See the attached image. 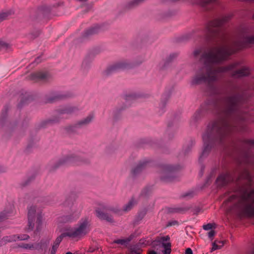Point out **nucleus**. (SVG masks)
I'll list each match as a JSON object with an SVG mask.
<instances>
[{"label":"nucleus","mask_w":254,"mask_h":254,"mask_svg":"<svg viewBox=\"0 0 254 254\" xmlns=\"http://www.w3.org/2000/svg\"><path fill=\"white\" fill-rule=\"evenodd\" d=\"M245 100L244 94L242 93L224 96L218 102L209 99L205 102L204 110L216 114L218 119L208 125L202 135L204 147L199 161L207 156L212 148L225 147L226 140L232 134L247 131L244 122L247 115L240 111Z\"/></svg>","instance_id":"1"},{"label":"nucleus","mask_w":254,"mask_h":254,"mask_svg":"<svg viewBox=\"0 0 254 254\" xmlns=\"http://www.w3.org/2000/svg\"><path fill=\"white\" fill-rule=\"evenodd\" d=\"M36 208L34 206L30 207L28 211V230H32L34 226Z\"/></svg>","instance_id":"17"},{"label":"nucleus","mask_w":254,"mask_h":254,"mask_svg":"<svg viewBox=\"0 0 254 254\" xmlns=\"http://www.w3.org/2000/svg\"><path fill=\"white\" fill-rule=\"evenodd\" d=\"M236 52L235 49L227 46L214 47L213 50L203 53L201 56V59L204 60V64L205 66H207L208 71L211 75L216 77L217 81L218 79L217 73L232 71L239 65V63L236 62L226 66H219L216 68H213L211 65L220 64L227 60L230 56Z\"/></svg>","instance_id":"2"},{"label":"nucleus","mask_w":254,"mask_h":254,"mask_svg":"<svg viewBox=\"0 0 254 254\" xmlns=\"http://www.w3.org/2000/svg\"><path fill=\"white\" fill-rule=\"evenodd\" d=\"M148 254H157V253L154 250H150L148 252Z\"/></svg>","instance_id":"50"},{"label":"nucleus","mask_w":254,"mask_h":254,"mask_svg":"<svg viewBox=\"0 0 254 254\" xmlns=\"http://www.w3.org/2000/svg\"><path fill=\"white\" fill-rule=\"evenodd\" d=\"M242 145L238 148V157L236 160L237 171L244 170V174L239 173L238 175H251L247 167L251 165L254 169V139H244L241 140Z\"/></svg>","instance_id":"4"},{"label":"nucleus","mask_w":254,"mask_h":254,"mask_svg":"<svg viewBox=\"0 0 254 254\" xmlns=\"http://www.w3.org/2000/svg\"><path fill=\"white\" fill-rule=\"evenodd\" d=\"M213 228V225L211 223H208L203 226V228L205 230H209Z\"/></svg>","instance_id":"37"},{"label":"nucleus","mask_w":254,"mask_h":254,"mask_svg":"<svg viewBox=\"0 0 254 254\" xmlns=\"http://www.w3.org/2000/svg\"><path fill=\"white\" fill-rule=\"evenodd\" d=\"M8 110V107L7 106H5L4 108V110L2 111L1 113V117L0 118V120H4L5 119L7 115V112Z\"/></svg>","instance_id":"33"},{"label":"nucleus","mask_w":254,"mask_h":254,"mask_svg":"<svg viewBox=\"0 0 254 254\" xmlns=\"http://www.w3.org/2000/svg\"><path fill=\"white\" fill-rule=\"evenodd\" d=\"M4 169L1 167H0V173H4Z\"/></svg>","instance_id":"54"},{"label":"nucleus","mask_w":254,"mask_h":254,"mask_svg":"<svg viewBox=\"0 0 254 254\" xmlns=\"http://www.w3.org/2000/svg\"><path fill=\"white\" fill-rule=\"evenodd\" d=\"M204 169V166H203V165H202L201 167V170H200V173L201 174H203L204 172H203V170Z\"/></svg>","instance_id":"52"},{"label":"nucleus","mask_w":254,"mask_h":254,"mask_svg":"<svg viewBox=\"0 0 254 254\" xmlns=\"http://www.w3.org/2000/svg\"><path fill=\"white\" fill-rule=\"evenodd\" d=\"M77 110V109L75 107H66L63 109L60 110L59 111V113L61 114H71Z\"/></svg>","instance_id":"27"},{"label":"nucleus","mask_w":254,"mask_h":254,"mask_svg":"<svg viewBox=\"0 0 254 254\" xmlns=\"http://www.w3.org/2000/svg\"><path fill=\"white\" fill-rule=\"evenodd\" d=\"M23 102H24V101H21L20 102V103L19 104H18V106H17L18 108H21V107H22V105H23Z\"/></svg>","instance_id":"51"},{"label":"nucleus","mask_w":254,"mask_h":254,"mask_svg":"<svg viewBox=\"0 0 254 254\" xmlns=\"http://www.w3.org/2000/svg\"><path fill=\"white\" fill-rule=\"evenodd\" d=\"M58 6L59 3L57 2H55L54 3L50 2L49 3L42 6L41 7V10L44 13H49L53 7H57Z\"/></svg>","instance_id":"24"},{"label":"nucleus","mask_w":254,"mask_h":254,"mask_svg":"<svg viewBox=\"0 0 254 254\" xmlns=\"http://www.w3.org/2000/svg\"><path fill=\"white\" fill-rule=\"evenodd\" d=\"M241 1L245 2L247 3L252 4L254 3V0H240Z\"/></svg>","instance_id":"45"},{"label":"nucleus","mask_w":254,"mask_h":254,"mask_svg":"<svg viewBox=\"0 0 254 254\" xmlns=\"http://www.w3.org/2000/svg\"><path fill=\"white\" fill-rule=\"evenodd\" d=\"M37 223L38 224V225H41L42 223V216L40 214H39L37 217Z\"/></svg>","instance_id":"42"},{"label":"nucleus","mask_w":254,"mask_h":254,"mask_svg":"<svg viewBox=\"0 0 254 254\" xmlns=\"http://www.w3.org/2000/svg\"><path fill=\"white\" fill-rule=\"evenodd\" d=\"M254 190L244 192L242 195L233 194L223 202L228 206L227 211L234 213L240 217L254 216Z\"/></svg>","instance_id":"3"},{"label":"nucleus","mask_w":254,"mask_h":254,"mask_svg":"<svg viewBox=\"0 0 254 254\" xmlns=\"http://www.w3.org/2000/svg\"><path fill=\"white\" fill-rule=\"evenodd\" d=\"M89 222L87 219H82L80 222L79 226L74 229H71L66 233L61 234L55 241L53 245L59 247L63 238L68 236L71 238H80L85 236L89 231Z\"/></svg>","instance_id":"6"},{"label":"nucleus","mask_w":254,"mask_h":254,"mask_svg":"<svg viewBox=\"0 0 254 254\" xmlns=\"http://www.w3.org/2000/svg\"><path fill=\"white\" fill-rule=\"evenodd\" d=\"M215 232L214 230H211L208 233V237L211 239V240H212L213 237L215 236Z\"/></svg>","instance_id":"39"},{"label":"nucleus","mask_w":254,"mask_h":254,"mask_svg":"<svg viewBox=\"0 0 254 254\" xmlns=\"http://www.w3.org/2000/svg\"><path fill=\"white\" fill-rule=\"evenodd\" d=\"M71 221V218L67 216H64L63 221L64 222H66Z\"/></svg>","instance_id":"47"},{"label":"nucleus","mask_w":254,"mask_h":254,"mask_svg":"<svg viewBox=\"0 0 254 254\" xmlns=\"http://www.w3.org/2000/svg\"><path fill=\"white\" fill-rule=\"evenodd\" d=\"M201 53V49H196L193 52V55L194 57L198 56Z\"/></svg>","instance_id":"41"},{"label":"nucleus","mask_w":254,"mask_h":254,"mask_svg":"<svg viewBox=\"0 0 254 254\" xmlns=\"http://www.w3.org/2000/svg\"><path fill=\"white\" fill-rule=\"evenodd\" d=\"M178 55L175 53H173L170 55V56L168 57V58L166 60V61L165 62V64H169L170 62H171L173 59L176 58L177 57Z\"/></svg>","instance_id":"34"},{"label":"nucleus","mask_w":254,"mask_h":254,"mask_svg":"<svg viewBox=\"0 0 254 254\" xmlns=\"http://www.w3.org/2000/svg\"><path fill=\"white\" fill-rule=\"evenodd\" d=\"M166 104V102H164V101L163 102V106L164 107H165V106Z\"/></svg>","instance_id":"56"},{"label":"nucleus","mask_w":254,"mask_h":254,"mask_svg":"<svg viewBox=\"0 0 254 254\" xmlns=\"http://www.w3.org/2000/svg\"><path fill=\"white\" fill-rule=\"evenodd\" d=\"M219 249H220V247L218 246L214 242L212 244V247L211 248V252L214 251Z\"/></svg>","instance_id":"40"},{"label":"nucleus","mask_w":254,"mask_h":254,"mask_svg":"<svg viewBox=\"0 0 254 254\" xmlns=\"http://www.w3.org/2000/svg\"><path fill=\"white\" fill-rule=\"evenodd\" d=\"M18 247L24 249L29 250H38L41 248V246L39 243L36 244H22L18 245Z\"/></svg>","instance_id":"25"},{"label":"nucleus","mask_w":254,"mask_h":254,"mask_svg":"<svg viewBox=\"0 0 254 254\" xmlns=\"http://www.w3.org/2000/svg\"><path fill=\"white\" fill-rule=\"evenodd\" d=\"M132 253H135V252H134V251H132Z\"/></svg>","instance_id":"60"},{"label":"nucleus","mask_w":254,"mask_h":254,"mask_svg":"<svg viewBox=\"0 0 254 254\" xmlns=\"http://www.w3.org/2000/svg\"><path fill=\"white\" fill-rule=\"evenodd\" d=\"M12 213V212H3L0 213V222L5 219L6 218H7L8 217L11 216V214Z\"/></svg>","instance_id":"32"},{"label":"nucleus","mask_w":254,"mask_h":254,"mask_svg":"<svg viewBox=\"0 0 254 254\" xmlns=\"http://www.w3.org/2000/svg\"><path fill=\"white\" fill-rule=\"evenodd\" d=\"M251 27H245L241 29V33L243 35V40L235 42L238 50H241L251 47V45H254V34L250 36H244L249 33H254Z\"/></svg>","instance_id":"7"},{"label":"nucleus","mask_w":254,"mask_h":254,"mask_svg":"<svg viewBox=\"0 0 254 254\" xmlns=\"http://www.w3.org/2000/svg\"><path fill=\"white\" fill-rule=\"evenodd\" d=\"M93 116L90 115L88 117H87L85 119H84V120L78 122V123L75 124V125L70 126H69V127H66V129L67 131H68V132L74 131L75 129L78 127L82 126V125H87V124H89L91 121V120L93 119Z\"/></svg>","instance_id":"15"},{"label":"nucleus","mask_w":254,"mask_h":254,"mask_svg":"<svg viewBox=\"0 0 254 254\" xmlns=\"http://www.w3.org/2000/svg\"><path fill=\"white\" fill-rule=\"evenodd\" d=\"M252 253L253 254H254V249H253Z\"/></svg>","instance_id":"58"},{"label":"nucleus","mask_w":254,"mask_h":254,"mask_svg":"<svg viewBox=\"0 0 254 254\" xmlns=\"http://www.w3.org/2000/svg\"><path fill=\"white\" fill-rule=\"evenodd\" d=\"M231 175L229 172H227V168L225 167H221V168L219 165H215L213 166L211 170V172L209 175Z\"/></svg>","instance_id":"18"},{"label":"nucleus","mask_w":254,"mask_h":254,"mask_svg":"<svg viewBox=\"0 0 254 254\" xmlns=\"http://www.w3.org/2000/svg\"><path fill=\"white\" fill-rule=\"evenodd\" d=\"M175 176H163L161 178V180L165 183H169L174 181Z\"/></svg>","instance_id":"29"},{"label":"nucleus","mask_w":254,"mask_h":254,"mask_svg":"<svg viewBox=\"0 0 254 254\" xmlns=\"http://www.w3.org/2000/svg\"><path fill=\"white\" fill-rule=\"evenodd\" d=\"M253 18L254 19V14H253Z\"/></svg>","instance_id":"59"},{"label":"nucleus","mask_w":254,"mask_h":254,"mask_svg":"<svg viewBox=\"0 0 254 254\" xmlns=\"http://www.w3.org/2000/svg\"><path fill=\"white\" fill-rule=\"evenodd\" d=\"M170 239L169 236L157 237L152 242L153 246L157 250L159 249L163 248L162 252L164 254H170L171 252V244Z\"/></svg>","instance_id":"8"},{"label":"nucleus","mask_w":254,"mask_h":254,"mask_svg":"<svg viewBox=\"0 0 254 254\" xmlns=\"http://www.w3.org/2000/svg\"><path fill=\"white\" fill-rule=\"evenodd\" d=\"M136 97V95L135 94H130L126 96V99L127 100L129 98L135 99Z\"/></svg>","instance_id":"43"},{"label":"nucleus","mask_w":254,"mask_h":254,"mask_svg":"<svg viewBox=\"0 0 254 254\" xmlns=\"http://www.w3.org/2000/svg\"><path fill=\"white\" fill-rule=\"evenodd\" d=\"M28 79L34 82L39 81H48L51 78V76L48 72L37 71L31 73L28 77Z\"/></svg>","instance_id":"12"},{"label":"nucleus","mask_w":254,"mask_h":254,"mask_svg":"<svg viewBox=\"0 0 254 254\" xmlns=\"http://www.w3.org/2000/svg\"><path fill=\"white\" fill-rule=\"evenodd\" d=\"M135 203V201L133 199H131L127 204L124 207V211H128L129 210H130L132 206H133V205Z\"/></svg>","instance_id":"30"},{"label":"nucleus","mask_w":254,"mask_h":254,"mask_svg":"<svg viewBox=\"0 0 254 254\" xmlns=\"http://www.w3.org/2000/svg\"><path fill=\"white\" fill-rule=\"evenodd\" d=\"M29 238L28 235H14L10 236H6L2 238L1 241L0 242V245H3L6 243L12 242L16 241V240H26Z\"/></svg>","instance_id":"13"},{"label":"nucleus","mask_w":254,"mask_h":254,"mask_svg":"<svg viewBox=\"0 0 254 254\" xmlns=\"http://www.w3.org/2000/svg\"><path fill=\"white\" fill-rule=\"evenodd\" d=\"M58 122V120H49L46 121L45 123V124H50V123H56V122Z\"/></svg>","instance_id":"48"},{"label":"nucleus","mask_w":254,"mask_h":254,"mask_svg":"<svg viewBox=\"0 0 254 254\" xmlns=\"http://www.w3.org/2000/svg\"><path fill=\"white\" fill-rule=\"evenodd\" d=\"M250 74L249 68L244 66L242 68L233 71L232 72L231 76L233 77H242L248 76Z\"/></svg>","instance_id":"16"},{"label":"nucleus","mask_w":254,"mask_h":254,"mask_svg":"<svg viewBox=\"0 0 254 254\" xmlns=\"http://www.w3.org/2000/svg\"><path fill=\"white\" fill-rule=\"evenodd\" d=\"M232 17V15L228 14L222 18H216L210 20L206 24L204 36L205 40L208 44H216L220 41H224L225 39L226 33L223 26Z\"/></svg>","instance_id":"5"},{"label":"nucleus","mask_w":254,"mask_h":254,"mask_svg":"<svg viewBox=\"0 0 254 254\" xmlns=\"http://www.w3.org/2000/svg\"><path fill=\"white\" fill-rule=\"evenodd\" d=\"M89 162L88 160H81L78 157L73 156H66L60 159L57 164L54 166V169L59 167L65 165H79L82 164H86Z\"/></svg>","instance_id":"10"},{"label":"nucleus","mask_w":254,"mask_h":254,"mask_svg":"<svg viewBox=\"0 0 254 254\" xmlns=\"http://www.w3.org/2000/svg\"><path fill=\"white\" fill-rule=\"evenodd\" d=\"M41 58H40V57H37L35 60V61H34V63H36L37 64L41 63Z\"/></svg>","instance_id":"49"},{"label":"nucleus","mask_w":254,"mask_h":254,"mask_svg":"<svg viewBox=\"0 0 254 254\" xmlns=\"http://www.w3.org/2000/svg\"><path fill=\"white\" fill-rule=\"evenodd\" d=\"M71 96V95L69 94H54L52 97L47 98L46 102L53 103L60 100L66 99Z\"/></svg>","instance_id":"19"},{"label":"nucleus","mask_w":254,"mask_h":254,"mask_svg":"<svg viewBox=\"0 0 254 254\" xmlns=\"http://www.w3.org/2000/svg\"><path fill=\"white\" fill-rule=\"evenodd\" d=\"M11 14V12L10 11L0 13V22L6 19Z\"/></svg>","instance_id":"31"},{"label":"nucleus","mask_w":254,"mask_h":254,"mask_svg":"<svg viewBox=\"0 0 254 254\" xmlns=\"http://www.w3.org/2000/svg\"><path fill=\"white\" fill-rule=\"evenodd\" d=\"M190 150V148L189 147L188 150H186L185 151V153H188Z\"/></svg>","instance_id":"55"},{"label":"nucleus","mask_w":254,"mask_h":254,"mask_svg":"<svg viewBox=\"0 0 254 254\" xmlns=\"http://www.w3.org/2000/svg\"><path fill=\"white\" fill-rule=\"evenodd\" d=\"M101 30L100 27L98 25H96L94 27H91L86 30L84 34V37H88L91 35L98 33Z\"/></svg>","instance_id":"21"},{"label":"nucleus","mask_w":254,"mask_h":254,"mask_svg":"<svg viewBox=\"0 0 254 254\" xmlns=\"http://www.w3.org/2000/svg\"><path fill=\"white\" fill-rule=\"evenodd\" d=\"M148 163L149 162L146 160L140 161L137 166L132 170V173L134 174L139 173L147 167Z\"/></svg>","instance_id":"20"},{"label":"nucleus","mask_w":254,"mask_h":254,"mask_svg":"<svg viewBox=\"0 0 254 254\" xmlns=\"http://www.w3.org/2000/svg\"><path fill=\"white\" fill-rule=\"evenodd\" d=\"M145 0H132L128 3L127 6L129 8H133L142 3Z\"/></svg>","instance_id":"28"},{"label":"nucleus","mask_w":254,"mask_h":254,"mask_svg":"<svg viewBox=\"0 0 254 254\" xmlns=\"http://www.w3.org/2000/svg\"><path fill=\"white\" fill-rule=\"evenodd\" d=\"M231 176H218L216 183L218 187H223L228 184V180Z\"/></svg>","instance_id":"22"},{"label":"nucleus","mask_w":254,"mask_h":254,"mask_svg":"<svg viewBox=\"0 0 254 254\" xmlns=\"http://www.w3.org/2000/svg\"><path fill=\"white\" fill-rule=\"evenodd\" d=\"M216 81V78L214 75H211L208 71L207 66H205V74L196 75L191 81L192 85H198L202 82L207 83L209 85L214 81Z\"/></svg>","instance_id":"9"},{"label":"nucleus","mask_w":254,"mask_h":254,"mask_svg":"<svg viewBox=\"0 0 254 254\" xmlns=\"http://www.w3.org/2000/svg\"><path fill=\"white\" fill-rule=\"evenodd\" d=\"M180 169V166H169L167 167V169L170 171H174L176 170H179Z\"/></svg>","instance_id":"36"},{"label":"nucleus","mask_w":254,"mask_h":254,"mask_svg":"<svg viewBox=\"0 0 254 254\" xmlns=\"http://www.w3.org/2000/svg\"><path fill=\"white\" fill-rule=\"evenodd\" d=\"M185 254H193L192 250L190 248H187L186 250Z\"/></svg>","instance_id":"44"},{"label":"nucleus","mask_w":254,"mask_h":254,"mask_svg":"<svg viewBox=\"0 0 254 254\" xmlns=\"http://www.w3.org/2000/svg\"><path fill=\"white\" fill-rule=\"evenodd\" d=\"M177 223H178V222L176 221H170V222H168V224L167 226H171L177 224Z\"/></svg>","instance_id":"46"},{"label":"nucleus","mask_w":254,"mask_h":254,"mask_svg":"<svg viewBox=\"0 0 254 254\" xmlns=\"http://www.w3.org/2000/svg\"><path fill=\"white\" fill-rule=\"evenodd\" d=\"M194 195V191H189L188 192L184 193L182 195V197H191Z\"/></svg>","instance_id":"35"},{"label":"nucleus","mask_w":254,"mask_h":254,"mask_svg":"<svg viewBox=\"0 0 254 254\" xmlns=\"http://www.w3.org/2000/svg\"><path fill=\"white\" fill-rule=\"evenodd\" d=\"M189 208L187 207H171L167 208V210L169 213H184L189 210Z\"/></svg>","instance_id":"23"},{"label":"nucleus","mask_w":254,"mask_h":254,"mask_svg":"<svg viewBox=\"0 0 254 254\" xmlns=\"http://www.w3.org/2000/svg\"><path fill=\"white\" fill-rule=\"evenodd\" d=\"M133 238V236L132 235H131L128 238L125 239L115 240L114 241V243L115 244H120L122 245H126L131 241Z\"/></svg>","instance_id":"26"},{"label":"nucleus","mask_w":254,"mask_h":254,"mask_svg":"<svg viewBox=\"0 0 254 254\" xmlns=\"http://www.w3.org/2000/svg\"><path fill=\"white\" fill-rule=\"evenodd\" d=\"M131 67H132L131 64L125 61L120 62L110 66L105 71L104 73L106 75H109L113 73L129 69Z\"/></svg>","instance_id":"11"},{"label":"nucleus","mask_w":254,"mask_h":254,"mask_svg":"<svg viewBox=\"0 0 254 254\" xmlns=\"http://www.w3.org/2000/svg\"><path fill=\"white\" fill-rule=\"evenodd\" d=\"M107 209L105 206H102L100 208L96 210V216L101 220H105L108 222H111L113 220L111 216L105 213Z\"/></svg>","instance_id":"14"},{"label":"nucleus","mask_w":254,"mask_h":254,"mask_svg":"<svg viewBox=\"0 0 254 254\" xmlns=\"http://www.w3.org/2000/svg\"><path fill=\"white\" fill-rule=\"evenodd\" d=\"M65 254H73L71 252H67Z\"/></svg>","instance_id":"57"},{"label":"nucleus","mask_w":254,"mask_h":254,"mask_svg":"<svg viewBox=\"0 0 254 254\" xmlns=\"http://www.w3.org/2000/svg\"><path fill=\"white\" fill-rule=\"evenodd\" d=\"M58 248L59 247L53 245L52 249L50 250V254H56Z\"/></svg>","instance_id":"38"},{"label":"nucleus","mask_w":254,"mask_h":254,"mask_svg":"<svg viewBox=\"0 0 254 254\" xmlns=\"http://www.w3.org/2000/svg\"><path fill=\"white\" fill-rule=\"evenodd\" d=\"M170 93H168L167 95H164V96H165V98L167 99V100H168V99L170 97Z\"/></svg>","instance_id":"53"}]
</instances>
